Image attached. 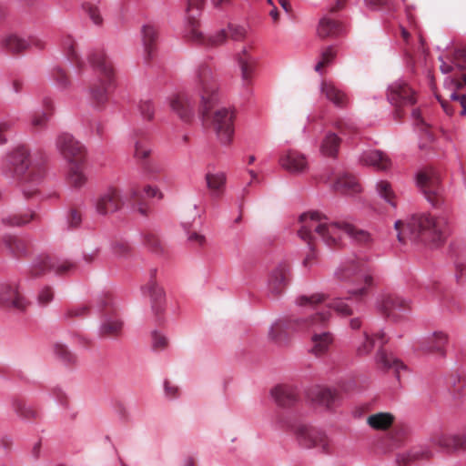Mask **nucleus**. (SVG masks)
<instances>
[{
  "label": "nucleus",
  "instance_id": "nucleus-1",
  "mask_svg": "<svg viewBox=\"0 0 466 466\" xmlns=\"http://www.w3.org/2000/svg\"><path fill=\"white\" fill-rule=\"evenodd\" d=\"M299 223L298 235L310 248L309 253L303 259V266L306 268L310 267L316 259L314 250L316 238H319L330 248L342 247V233L347 234L360 244H367L370 241L369 232L347 222L331 221L326 215L319 211L303 213L299 217Z\"/></svg>",
  "mask_w": 466,
  "mask_h": 466
},
{
  "label": "nucleus",
  "instance_id": "nucleus-2",
  "mask_svg": "<svg viewBox=\"0 0 466 466\" xmlns=\"http://www.w3.org/2000/svg\"><path fill=\"white\" fill-rule=\"evenodd\" d=\"M2 171L15 178L24 197L31 199L38 196L39 185L46 174V157L40 152L32 153L26 145H18L5 157Z\"/></svg>",
  "mask_w": 466,
  "mask_h": 466
},
{
  "label": "nucleus",
  "instance_id": "nucleus-3",
  "mask_svg": "<svg viewBox=\"0 0 466 466\" xmlns=\"http://www.w3.org/2000/svg\"><path fill=\"white\" fill-rule=\"evenodd\" d=\"M395 229L401 244L422 242L440 246L449 235V220L444 214H418L406 220H397Z\"/></svg>",
  "mask_w": 466,
  "mask_h": 466
},
{
  "label": "nucleus",
  "instance_id": "nucleus-4",
  "mask_svg": "<svg viewBox=\"0 0 466 466\" xmlns=\"http://www.w3.org/2000/svg\"><path fill=\"white\" fill-rule=\"evenodd\" d=\"M196 77L200 96L199 111L203 119H208L210 117V111L219 100L216 69L211 60H205L198 66Z\"/></svg>",
  "mask_w": 466,
  "mask_h": 466
},
{
  "label": "nucleus",
  "instance_id": "nucleus-5",
  "mask_svg": "<svg viewBox=\"0 0 466 466\" xmlns=\"http://www.w3.org/2000/svg\"><path fill=\"white\" fill-rule=\"evenodd\" d=\"M335 278L340 282L359 284L364 282L365 286L359 289H349L350 297L360 299L367 293L368 287L372 285V277L369 273L368 262L359 257L347 258L335 271Z\"/></svg>",
  "mask_w": 466,
  "mask_h": 466
},
{
  "label": "nucleus",
  "instance_id": "nucleus-6",
  "mask_svg": "<svg viewBox=\"0 0 466 466\" xmlns=\"http://www.w3.org/2000/svg\"><path fill=\"white\" fill-rule=\"evenodd\" d=\"M281 427L290 429L298 442L304 448L317 449L319 452L330 455L334 452L335 447L332 441L325 431L305 423H289L284 417L279 420Z\"/></svg>",
  "mask_w": 466,
  "mask_h": 466
},
{
  "label": "nucleus",
  "instance_id": "nucleus-7",
  "mask_svg": "<svg viewBox=\"0 0 466 466\" xmlns=\"http://www.w3.org/2000/svg\"><path fill=\"white\" fill-rule=\"evenodd\" d=\"M205 5V0H187V32L185 37L187 41L207 47L221 46L226 39L224 31H218L213 35H205L199 30V17Z\"/></svg>",
  "mask_w": 466,
  "mask_h": 466
},
{
  "label": "nucleus",
  "instance_id": "nucleus-8",
  "mask_svg": "<svg viewBox=\"0 0 466 466\" xmlns=\"http://www.w3.org/2000/svg\"><path fill=\"white\" fill-rule=\"evenodd\" d=\"M329 318V312L322 311L305 318L301 323L304 329L311 333L309 351L316 357L327 354L334 342V335L327 329Z\"/></svg>",
  "mask_w": 466,
  "mask_h": 466
},
{
  "label": "nucleus",
  "instance_id": "nucleus-9",
  "mask_svg": "<svg viewBox=\"0 0 466 466\" xmlns=\"http://www.w3.org/2000/svg\"><path fill=\"white\" fill-rule=\"evenodd\" d=\"M81 269L80 264L73 259L43 255L35 261L30 273L33 277H40L52 270L57 276L67 277L80 272Z\"/></svg>",
  "mask_w": 466,
  "mask_h": 466
},
{
  "label": "nucleus",
  "instance_id": "nucleus-10",
  "mask_svg": "<svg viewBox=\"0 0 466 466\" xmlns=\"http://www.w3.org/2000/svg\"><path fill=\"white\" fill-rule=\"evenodd\" d=\"M417 182L427 200L434 207L442 202V187L438 170L427 167L417 176Z\"/></svg>",
  "mask_w": 466,
  "mask_h": 466
},
{
  "label": "nucleus",
  "instance_id": "nucleus-11",
  "mask_svg": "<svg viewBox=\"0 0 466 466\" xmlns=\"http://www.w3.org/2000/svg\"><path fill=\"white\" fill-rule=\"evenodd\" d=\"M125 205V199L119 188L110 187L101 192L94 200L97 215L109 217L120 211Z\"/></svg>",
  "mask_w": 466,
  "mask_h": 466
},
{
  "label": "nucleus",
  "instance_id": "nucleus-12",
  "mask_svg": "<svg viewBox=\"0 0 466 466\" xmlns=\"http://www.w3.org/2000/svg\"><path fill=\"white\" fill-rule=\"evenodd\" d=\"M449 85V97L451 103L447 100L441 98L439 95H436L437 99L440 101L443 110L447 115L451 116L457 106H461V116H466V95H459L457 91L462 89L466 86V75H463L460 78L452 77L447 82Z\"/></svg>",
  "mask_w": 466,
  "mask_h": 466
},
{
  "label": "nucleus",
  "instance_id": "nucleus-13",
  "mask_svg": "<svg viewBox=\"0 0 466 466\" xmlns=\"http://www.w3.org/2000/svg\"><path fill=\"white\" fill-rule=\"evenodd\" d=\"M60 154L68 164L85 163L86 149L74 137L67 133L60 134L56 142Z\"/></svg>",
  "mask_w": 466,
  "mask_h": 466
},
{
  "label": "nucleus",
  "instance_id": "nucleus-14",
  "mask_svg": "<svg viewBox=\"0 0 466 466\" xmlns=\"http://www.w3.org/2000/svg\"><path fill=\"white\" fill-rule=\"evenodd\" d=\"M29 302L19 291L18 283L8 281L0 283V307L5 309L25 311Z\"/></svg>",
  "mask_w": 466,
  "mask_h": 466
},
{
  "label": "nucleus",
  "instance_id": "nucleus-15",
  "mask_svg": "<svg viewBox=\"0 0 466 466\" xmlns=\"http://www.w3.org/2000/svg\"><path fill=\"white\" fill-rule=\"evenodd\" d=\"M90 66L99 76L109 83H115L116 69L114 63L103 48H94L87 56Z\"/></svg>",
  "mask_w": 466,
  "mask_h": 466
},
{
  "label": "nucleus",
  "instance_id": "nucleus-16",
  "mask_svg": "<svg viewBox=\"0 0 466 466\" xmlns=\"http://www.w3.org/2000/svg\"><path fill=\"white\" fill-rule=\"evenodd\" d=\"M388 99L395 106L396 118L402 116L401 106L413 105L416 102L414 91L402 81H396L390 86Z\"/></svg>",
  "mask_w": 466,
  "mask_h": 466
},
{
  "label": "nucleus",
  "instance_id": "nucleus-17",
  "mask_svg": "<svg viewBox=\"0 0 466 466\" xmlns=\"http://www.w3.org/2000/svg\"><path fill=\"white\" fill-rule=\"evenodd\" d=\"M234 114L227 108H219L212 115V126L219 141L224 145H229L233 138Z\"/></svg>",
  "mask_w": 466,
  "mask_h": 466
},
{
  "label": "nucleus",
  "instance_id": "nucleus-18",
  "mask_svg": "<svg viewBox=\"0 0 466 466\" xmlns=\"http://www.w3.org/2000/svg\"><path fill=\"white\" fill-rule=\"evenodd\" d=\"M379 308L387 318L398 320L410 310V304L397 294H385L380 299Z\"/></svg>",
  "mask_w": 466,
  "mask_h": 466
},
{
  "label": "nucleus",
  "instance_id": "nucleus-19",
  "mask_svg": "<svg viewBox=\"0 0 466 466\" xmlns=\"http://www.w3.org/2000/svg\"><path fill=\"white\" fill-rule=\"evenodd\" d=\"M449 336L444 331H434L417 342V350L423 354H431L438 357L446 355V347Z\"/></svg>",
  "mask_w": 466,
  "mask_h": 466
},
{
  "label": "nucleus",
  "instance_id": "nucleus-20",
  "mask_svg": "<svg viewBox=\"0 0 466 466\" xmlns=\"http://www.w3.org/2000/svg\"><path fill=\"white\" fill-rule=\"evenodd\" d=\"M305 319H284L275 322L269 331V338L278 343L288 340L289 336L297 330H305L301 323Z\"/></svg>",
  "mask_w": 466,
  "mask_h": 466
},
{
  "label": "nucleus",
  "instance_id": "nucleus-21",
  "mask_svg": "<svg viewBox=\"0 0 466 466\" xmlns=\"http://www.w3.org/2000/svg\"><path fill=\"white\" fill-rule=\"evenodd\" d=\"M431 443L449 451H459L466 449V431L461 434H449L436 431L431 437Z\"/></svg>",
  "mask_w": 466,
  "mask_h": 466
},
{
  "label": "nucleus",
  "instance_id": "nucleus-22",
  "mask_svg": "<svg viewBox=\"0 0 466 466\" xmlns=\"http://www.w3.org/2000/svg\"><path fill=\"white\" fill-rule=\"evenodd\" d=\"M144 195L148 198H157L161 199L163 198L162 192L157 187L147 185L143 189L138 187H132L129 189L128 196L132 205L137 208V210L146 215L147 211V206L144 200Z\"/></svg>",
  "mask_w": 466,
  "mask_h": 466
},
{
  "label": "nucleus",
  "instance_id": "nucleus-23",
  "mask_svg": "<svg viewBox=\"0 0 466 466\" xmlns=\"http://www.w3.org/2000/svg\"><path fill=\"white\" fill-rule=\"evenodd\" d=\"M172 111L184 122H189L194 116V103L187 93L173 95L169 100Z\"/></svg>",
  "mask_w": 466,
  "mask_h": 466
},
{
  "label": "nucleus",
  "instance_id": "nucleus-24",
  "mask_svg": "<svg viewBox=\"0 0 466 466\" xmlns=\"http://www.w3.org/2000/svg\"><path fill=\"white\" fill-rule=\"evenodd\" d=\"M115 83H109L106 79L98 78L88 86L89 99L96 108H103L109 99V89Z\"/></svg>",
  "mask_w": 466,
  "mask_h": 466
},
{
  "label": "nucleus",
  "instance_id": "nucleus-25",
  "mask_svg": "<svg viewBox=\"0 0 466 466\" xmlns=\"http://www.w3.org/2000/svg\"><path fill=\"white\" fill-rule=\"evenodd\" d=\"M290 267L286 262L278 264L270 272L268 289L274 295L281 294L289 282Z\"/></svg>",
  "mask_w": 466,
  "mask_h": 466
},
{
  "label": "nucleus",
  "instance_id": "nucleus-26",
  "mask_svg": "<svg viewBox=\"0 0 466 466\" xmlns=\"http://www.w3.org/2000/svg\"><path fill=\"white\" fill-rule=\"evenodd\" d=\"M270 395L277 405L283 408L291 407L299 399L296 387L290 384L276 385L271 389Z\"/></svg>",
  "mask_w": 466,
  "mask_h": 466
},
{
  "label": "nucleus",
  "instance_id": "nucleus-27",
  "mask_svg": "<svg viewBox=\"0 0 466 466\" xmlns=\"http://www.w3.org/2000/svg\"><path fill=\"white\" fill-rule=\"evenodd\" d=\"M321 94L334 106L344 108L349 105L348 95L338 88L331 81L323 80L320 86Z\"/></svg>",
  "mask_w": 466,
  "mask_h": 466
},
{
  "label": "nucleus",
  "instance_id": "nucleus-28",
  "mask_svg": "<svg viewBox=\"0 0 466 466\" xmlns=\"http://www.w3.org/2000/svg\"><path fill=\"white\" fill-rule=\"evenodd\" d=\"M280 165L290 173H300L308 168L306 157L294 150L288 151L280 157Z\"/></svg>",
  "mask_w": 466,
  "mask_h": 466
},
{
  "label": "nucleus",
  "instance_id": "nucleus-29",
  "mask_svg": "<svg viewBox=\"0 0 466 466\" xmlns=\"http://www.w3.org/2000/svg\"><path fill=\"white\" fill-rule=\"evenodd\" d=\"M237 59L241 71L243 86L248 88L252 84L257 62L249 56L247 49H243L242 52L238 55Z\"/></svg>",
  "mask_w": 466,
  "mask_h": 466
},
{
  "label": "nucleus",
  "instance_id": "nucleus-30",
  "mask_svg": "<svg viewBox=\"0 0 466 466\" xmlns=\"http://www.w3.org/2000/svg\"><path fill=\"white\" fill-rule=\"evenodd\" d=\"M62 48L66 58L76 67L79 74L85 68V62L78 53V45L73 36L67 35L62 38Z\"/></svg>",
  "mask_w": 466,
  "mask_h": 466
},
{
  "label": "nucleus",
  "instance_id": "nucleus-31",
  "mask_svg": "<svg viewBox=\"0 0 466 466\" xmlns=\"http://www.w3.org/2000/svg\"><path fill=\"white\" fill-rule=\"evenodd\" d=\"M157 269H151L149 272L148 282L143 287V293L148 296L152 301V308L158 311L164 299V290L156 281Z\"/></svg>",
  "mask_w": 466,
  "mask_h": 466
},
{
  "label": "nucleus",
  "instance_id": "nucleus-32",
  "mask_svg": "<svg viewBox=\"0 0 466 466\" xmlns=\"http://www.w3.org/2000/svg\"><path fill=\"white\" fill-rule=\"evenodd\" d=\"M1 241L5 248L14 257H24L28 252V243L22 238L5 234L2 237Z\"/></svg>",
  "mask_w": 466,
  "mask_h": 466
},
{
  "label": "nucleus",
  "instance_id": "nucleus-33",
  "mask_svg": "<svg viewBox=\"0 0 466 466\" xmlns=\"http://www.w3.org/2000/svg\"><path fill=\"white\" fill-rule=\"evenodd\" d=\"M158 36V30L155 25H146L142 27V40L145 52V60L149 62L154 56L157 40Z\"/></svg>",
  "mask_w": 466,
  "mask_h": 466
},
{
  "label": "nucleus",
  "instance_id": "nucleus-34",
  "mask_svg": "<svg viewBox=\"0 0 466 466\" xmlns=\"http://www.w3.org/2000/svg\"><path fill=\"white\" fill-rule=\"evenodd\" d=\"M363 165L371 166L380 170H385L390 166V158L380 150L365 151L360 157Z\"/></svg>",
  "mask_w": 466,
  "mask_h": 466
},
{
  "label": "nucleus",
  "instance_id": "nucleus-35",
  "mask_svg": "<svg viewBox=\"0 0 466 466\" xmlns=\"http://www.w3.org/2000/svg\"><path fill=\"white\" fill-rule=\"evenodd\" d=\"M67 184L74 188H81L87 182V176L85 172V163H74L67 165L66 173Z\"/></svg>",
  "mask_w": 466,
  "mask_h": 466
},
{
  "label": "nucleus",
  "instance_id": "nucleus-36",
  "mask_svg": "<svg viewBox=\"0 0 466 466\" xmlns=\"http://www.w3.org/2000/svg\"><path fill=\"white\" fill-rule=\"evenodd\" d=\"M433 455L431 450L427 447H417L410 450L408 453L399 455L397 462L399 466H408L411 462L429 460Z\"/></svg>",
  "mask_w": 466,
  "mask_h": 466
},
{
  "label": "nucleus",
  "instance_id": "nucleus-37",
  "mask_svg": "<svg viewBox=\"0 0 466 466\" xmlns=\"http://www.w3.org/2000/svg\"><path fill=\"white\" fill-rule=\"evenodd\" d=\"M1 46L12 54L21 53L29 48V42L26 38L16 34L5 35L0 40Z\"/></svg>",
  "mask_w": 466,
  "mask_h": 466
},
{
  "label": "nucleus",
  "instance_id": "nucleus-38",
  "mask_svg": "<svg viewBox=\"0 0 466 466\" xmlns=\"http://www.w3.org/2000/svg\"><path fill=\"white\" fill-rule=\"evenodd\" d=\"M207 187L214 198H220L225 190L227 177L225 173H207L205 176Z\"/></svg>",
  "mask_w": 466,
  "mask_h": 466
},
{
  "label": "nucleus",
  "instance_id": "nucleus-39",
  "mask_svg": "<svg viewBox=\"0 0 466 466\" xmlns=\"http://www.w3.org/2000/svg\"><path fill=\"white\" fill-rule=\"evenodd\" d=\"M343 32V25L329 17H323L318 26V34L321 38L336 37Z\"/></svg>",
  "mask_w": 466,
  "mask_h": 466
},
{
  "label": "nucleus",
  "instance_id": "nucleus-40",
  "mask_svg": "<svg viewBox=\"0 0 466 466\" xmlns=\"http://www.w3.org/2000/svg\"><path fill=\"white\" fill-rule=\"evenodd\" d=\"M311 397L317 403L330 408L339 399V394L329 388L317 387L311 391Z\"/></svg>",
  "mask_w": 466,
  "mask_h": 466
},
{
  "label": "nucleus",
  "instance_id": "nucleus-41",
  "mask_svg": "<svg viewBox=\"0 0 466 466\" xmlns=\"http://www.w3.org/2000/svg\"><path fill=\"white\" fill-rule=\"evenodd\" d=\"M395 421V417L390 412H378L367 418L368 425L375 431H387Z\"/></svg>",
  "mask_w": 466,
  "mask_h": 466
},
{
  "label": "nucleus",
  "instance_id": "nucleus-42",
  "mask_svg": "<svg viewBox=\"0 0 466 466\" xmlns=\"http://www.w3.org/2000/svg\"><path fill=\"white\" fill-rule=\"evenodd\" d=\"M40 217L35 211L15 213L2 218V223L8 227H22L31 221L39 220Z\"/></svg>",
  "mask_w": 466,
  "mask_h": 466
},
{
  "label": "nucleus",
  "instance_id": "nucleus-43",
  "mask_svg": "<svg viewBox=\"0 0 466 466\" xmlns=\"http://www.w3.org/2000/svg\"><path fill=\"white\" fill-rule=\"evenodd\" d=\"M341 139L333 132L326 134L320 144V152L325 157H336Z\"/></svg>",
  "mask_w": 466,
  "mask_h": 466
},
{
  "label": "nucleus",
  "instance_id": "nucleus-44",
  "mask_svg": "<svg viewBox=\"0 0 466 466\" xmlns=\"http://www.w3.org/2000/svg\"><path fill=\"white\" fill-rule=\"evenodd\" d=\"M334 189L343 194H351L360 191V185L354 176L343 174L337 178Z\"/></svg>",
  "mask_w": 466,
  "mask_h": 466
},
{
  "label": "nucleus",
  "instance_id": "nucleus-45",
  "mask_svg": "<svg viewBox=\"0 0 466 466\" xmlns=\"http://www.w3.org/2000/svg\"><path fill=\"white\" fill-rule=\"evenodd\" d=\"M377 363L381 369L391 370L396 373H399L401 370L406 368L401 360L382 350H380L378 352Z\"/></svg>",
  "mask_w": 466,
  "mask_h": 466
},
{
  "label": "nucleus",
  "instance_id": "nucleus-46",
  "mask_svg": "<svg viewBox=\"0 0 466 466\" xmlns=\"http://www.w3.org/2000/svg\"><path fill=\"white\" fill-rule=\"evenodd\" d=\"M12 407L15 414L23 420H32L38 416L36 409L23 399H15Z\"/></svg>",
  "mask_w": 466,
  "mask_h": 466
},
{
  "label": "nucleus",
  "instance_id": "nucleus-47",
  "mask_svg": "<svg viewBox=\"0 0 466 466\" xmlns=\"http://www.w3.org/2000/svg\"><path fill=\"white\" fill-rule=\"evenodd\" d=\"M375 339L380 341V346L388 341L385 333L382 331L374 335L364 332V341L357 349L358 355L365 356L370 353L375 346Z\"/></svg>",
  "mask_w": 466,
  "mask_h": 466
},
{
  "label": "nucleus",
  "instance_id": "nucleus-48",
  "mask_svg": "<svg viewBox=\"0 0 466 466\" xmlns=\"http://www.w3.org/2000/svg\"><path fill=\"white\" fill-rule=\"evenodd\" d=\"M123 329V322L116 317H107L100 329L102 336L105 337H117L120 335Z\"/></svg>",
  "mask_w": 466,
  "mask_h": 466
},
{
  "label": "nucleus",
  "instance_id": "nucleus-49",
  "mask_svg": "<svg viewBox=\"0 0 466 466\" xmlns=\"http://www.w3.org/2000/svg\"><path fill=\"white\" fill-rule=\"evenodd\" d=\"M447 384L451 393L455 398H460L462 396L466 387V378L464 374L455 372L449 376Z\"/></svg>",
  "mask_w": 466,
  "mask_h": 466
},
{
  "label": "nucleus",
  "instance_id": "nucleus-50",
  "mask_svg": "<svg viewBox=\"0 0 466 466\" xmlns=\"http://www.w3.org/2000/svg\"><path fill=\"white\" fill-rule=\"evenodd\" d=\"M46 111L35 112L31 117V126L35 129L44 128L51 115V100L46 99L44 101Z\"/></svg>",
  "mask_w": 466,
  "mask_h": 466
},
{
  "label": "nucleus",
  "instance_id": "nucleus-51",
  "mask_svg": "<svg viewBox=\"0 0 466 466\" xmlns=\"http://www.w3.org/2000/svg\"><path fill=\"white\" fill-rule=\"evenodd\" d=\"M52 78L56 85L62 89H67L71 86L69 74L60 66L54 67Z\"/></svg>",
  "mask_w": 466,
  "mask_h": 466
},
{
  "label": "nucleus",
  "instance_id": "nucleus-52",
  "mask_svg": "<svg viewBox=\"0 0 466 466\" xmlns=\"http://www.w3.org/2000/svg\"><path fill=\"white\" fill-rule=\"evenodd\" d=\"M144 172L148 180L161 181L163 178L164 168L158 163L148 162L144 166Z\"/></svg>",
  "mask_w": 466,
  "mask_h": 466
},
{
  "label": "nucleus",
  "instance_id": "nucleus-53",
  "mask_svg": "<svg viewBox=\"0 0 466 466\" xmlns=\"http://www.w3.org/2000/svg\"><path fill=\"white\" fill-rule=\"evenodd\" d=\"M226 34V38L229 37L235 41H242L246 38L248 31L245 26L230 23L228 25V30H223ZM227 40V39H225ZM224 41L222 44H224Z\"/></svg>",
  "mask_w": 466,
  "mask_h": 466
},
{
  "label": "nucleus",
  "instance_id": "nucleus-54",
  "mask_svg": "<svg viewBox=\"0 0 466 466\" xmlns=\"http://www.w3.org/2000/svg\"><path fill=\"white\" fill-rule=\"evenodd\" d=\"M54 352L57 358L68 365L75 364L76 361V356L64 344H55Z\"/></svg>",
  "mask_w": 466,
  "mask_h": 466
},
{
  "label": "nucleus",
  "instance_id": "nucleus-55",
  "mask_svg": "<svg viewBox=\"0 0 466 466\" xmlns=\"http://www.w3.org/2000/svg\"><path fill=\"white\" fill-rule=\"evenodd\" d=\"M377 190L380 196L390 204L392 207L396 206L395 202V193L393 192L390 184L388 181H380L377 185Z\"/></svg>",
  "mask_w": 466,
  "mask_h": 466
},
{
  "label": "nucleus",
  "instance_id": "nucleus-56",
  "mask_svg": "<svg viewBox=\"0 0 466 466\" xmlns=\"http://www.w3.org/2000/svg\"><path fill=\"white\" fill-rule=\"evenodd\" d=\"M144 243L147 248L156 253H160L164 249L161 239L155 232H147L144 236Z\"/></svg>",
  "mask_w": 466,
  "mask_h": 466
},
{
  "label": "nucleus",
  "instance_id": "nucleus-57",
  "mask_svg": "<svg viewBox=\"0 0 466 466\" xmlns=\"http://www.w3.org/2000/svg\"><path fill=\"white\" fill-rule=\"evenodd\" d=\"M329 307L342 318H347L353 315L352 308L343 299H336L330 304Z\"/></svg>",
  "mask_w": 466,
  "mask_h": 466
},
{
  "label": "nucleus",
  "instance_id": "nucleus-58",
  "mask_svg": "<svg viewBox=\"0 0 466 466\" xmlns=\"http://www.w3.org/2000/svg\"><path fill=\"white\" fill-rule=\"evenodd\" d=\"M138 112L143 119L151 121L155 115V106L151 100L144 99L140 100L137 106Z\"/></svg>",
  "mask_w": 466,
  "mask_h": 466
},
{
  "label": "nucleus",
  "instance_id": "nucleus-59",
  "mask_svg": "<svg viewBox=\"0 0 466 466\" xmlns=\"http://www.w3.org/2000/svg\"><path fill=\"white\" fill-rule=\"evenodd\" d=\"M151 153V149L148 147L147 141L142 138H137L135 141V157L138 159H147Z\"/></svg>",
  "mask_w": 466,
  "mask_h": 466
},
{
  "label": "nucleus",
  "instance_id": "nucleus-60",
  "mask_svg": "<svg viewBox=\"0 0 466 466\" xmlns=\"http://www.w3.org/2000/svg\"><path fill=\"white\" fill-rule=\"evenodd\" d=\"M84 11L87 14L92 22L96 25H101L103 18L98 7L91 3H86L83 5Z\"/></svg>",
  "mask_w": 466,
  "mask_h": 466
},
{
  "label": "nucleus",
  "instance_id": "nucleus-61",
  "mask_svg": "<svg viewBox=\"0 0 466 466\" xmlns=\"http://www.w3.org/2000/svg\"><path fill=\"white\" fill-rule=\"evenodd\" d=\"M335 56L336 52L334 51L333 47L329 46L326 48L321 54V59L317 63L315 70L320 73L322 69L333 60Z\"/></svg>",
  "mask_w": 466,
  "mask_h": 466
},
{
  "label": "nucleus",
  "instance_id": "nucleus-62",
  "mask_svg": "<svg viewBox=\"0 0 466 466\" xmlns=\"http://www.w3.org/2000/svg\"><path fill=\"white\" fill-rule=\"evenodd\" d=\"M333 126L342 135H349L355 132L356 130V127L352 122L342 118L337 119Z\"/></svg>",
  "mask_w": 466,
  "mask_h": 466
},
{
  "label": "nucleus",
  "instance_id": "nucleus-63",
  "mask_svg": "<svg viewBox=\"0 0 466 466\" xmlns=\"http://www.w3.org/2000/svg\"><path fill=\"white\" fill-rule=\"evenodd\" d=\"M325 296L323 294H313L311 296H300L298 299L299 306H315L324 301Z\"/></svg>",
  "mask_w": 466,
  "mask_h": 466
},
{
  "label": "nucleus",
  "instance_id": "nucleus-64",
  "mask_svg": "<svg viewBox=\"0 0 466 466\" xmlns=\"http://www.w3.org/2000/svg\"><path fill=\"white\" fill-rule=\"evenodd\" d=\"M451 62L459 70H462L466 64V48L455 49L452 54Z\"/></svg>",
  "mask_w": 466,
  "mask_h": 466
}]
</instances>
